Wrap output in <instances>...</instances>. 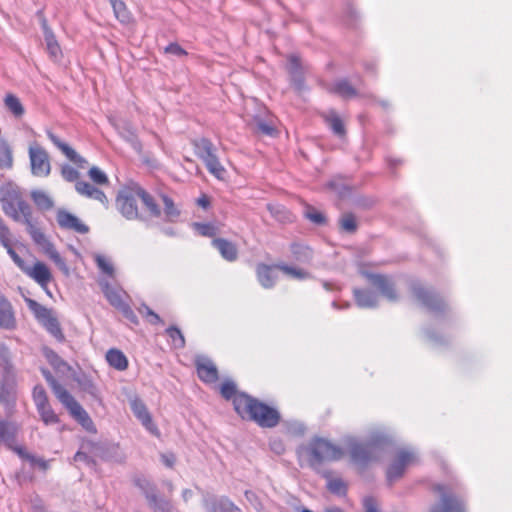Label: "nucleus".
Here are the masks:
<instances>
[{
  "label": "nucleus",
  "instance_id": "f03ea898",
  "mask_svg": "<svg viewBox=\"0 0 512 512\" xmlns=\"http://www.w3.org/2000/svg\"><path fill=\"white\" fill-rule=\"evenodd\" d=\"M297 454L300 460L306 461L311 468L318 471L324 463L341 459L344 451L330 441L317 437L300 446Z\"/></svg>",
  "mask_w": 512,
  "mask_h": 512
},
{
  "label": "nucleus",
  "instance_id": "774afa93",
  "mask_svg": "<svg viewBox=\"0 0 512 512\" xmlns=\"http://www.w3.org/2000/svg\"><path fill=\"white\" fill-rule=\"evenodd\" d=\"M363 507L365 512H379L377 502L373 497H365L363 499Z\"/></svg>",
  "mask_w": 512,
  "mask_h": 512
},
{
  "label": "nucleus",
  "instance_id": "473e14b6",
  "mask_svg": "<svg viewBox=\"0 0 512 512\" xmlns=\"http://www.w3.org/2000/svg\"><path fill=\"white\" fill-rule=\"evenodd\" d=\"M4 105L6 109L10 111L16 118H21L25 113L24 106L22 105L20 99L14 94H6L4 98Z\"/></svg>",
  "mask_w": 512,
  "mask_h": 512
},
{
  "label": "nucleus",
  "instance_id": "052dcab7",
  "mask_svg": "<svg viewBox=\"0 0 512 512\" xmlns=\"http://www.w3.org/2000/svg\"><path fill=\"white\" fill-rule=\"evenodd\" d=\"M12 233L10 228L6 224L0 225V245L7 247L12 243Z\"/></svg>",
  "mask_w": 512,
  "mask_h": 512
},
{
  "label": "nucleus",
  "instance_id": "0eeeda50",
  "mask_svg": "<svg viewBox=\"0 0 512 512\" xmlns=\"http://www.w3.org/2000/svg\"><path fill=\"white\" fill-rule=\"evenodd\" d=\"M192 144L196 155L204 161L208 171L216 178L222 179L226 171L215 154V147L211 140L202 137L194 139Z\"/></svg>",
  "mask_w": 512,
  "mask_h": 512
},
{
  "label": "nucleus",
  "instance_id": "c85d7f7f",
  "mask_svg": "<svg viewBox=\"0 0 512 512\" xmlns=\"http://www.w3.org/2000/svg\"><path fill=\"white\" fill-rule=\"evenodd\" d=\"M41 250L56 264V266L63 271L68 273L69 269L66 265L65 260L60 256L54 245L48 240L41 247Z\"/></svg>",
  "mask_w": 512,
  "mask_h": 512
},
{
  "label": "nucleus",
  "instance_id": "6ab92c4d",
  "mask_svg": "<svg viewBox=\"0 0 512 512\" xmlns=\"http://www.w3.org/2000/svg\"><path fill=\"white\" fill-rule=\"evenodd\" d=\"M199 378L206 383H213L218 379V371L214 363L207 358H199L196 361Z\"/></svg>",
  "mask_w": 512,
  "mask_h": 512
},
{
  "label": "nucleus",
  "instance_id": "de8ad7c7",
  "mask_svg": "<svg viewBox=\"0 0 512 512\" xmlns=\"http://www.w3.org/2000/svg\"><path fill=\"white\" fill-rule=\"evenodd\" d=\"M13 163L12 152L9 145L0 140V167L10 168Z\"/></svg>",
  "mask_w": 512,
  "mask_h": 512
},
{
  "label": "nucleus",
  "instance_id": "79ce46f5",
  "mask_svg": "<svg viewBox=\"0 0 512 512\" xmlns=\"http://www.w3.org/2000/svg\"><path fill=\"white\" fill-rule=\"evenodd\" d=\"M103 291L109 303L116 309H120L124 304H126L123 301L122 293L110 287L108 284L105 285Z\"/></svg>",
  "mask_w": 512,
  "mask_h": 512
},
{
  "label": "nucleus",
  "instance_id": "f257e3e1",
  "mask_svg": "<svg viewBox=\"0 0 512 512\" xmlns=\"http://www.w3.org/2000/svg\"><path fill=\"white\" fill-rule=\"evenodd\" d=\"M234 409L242 419L253 421L262 428H274L281 419L277 409L245 393L235 397Z\"/></svg>",
  "mask_w": 512,
  "mask_h": 512
},
{
  "label": "nucleus",
  "instance_id": "bf43d9fd",
  "mask_svg": "<svg viewBox=\"0 0 512 512\" xmlns=\"http://www.w3.org/2000/svg\"><path fill=\"white\" fill-rule=\"evenodd\" d=\"M61 175L68 182H77L79 178V172L70 165L62 166Z\"/></svg>",
  "mask_w": 512,
  "mask_h": 512
},
{
  "label": "nucleus",
  "instance_id": "393cba45",
  "mask_svg": "<svg viewBox=\"0 0 512 512\" xmlns=\"http://www.w3.org/2000/svg\"><path fill=\"white\" fill-rule=\"evenodd\" d=\"M290 251L295 261L308 264L313 259V250L304 243L294 242L290 245Z\"/></svg>",
  "mask_w": 512,
  "mask_h": 512
},
{
  "label": "nucleus",
  "instance_id": "9b49d317",
  "mask_svg": "<svg viewBox=\"0 0 512 512\" xmlns=\"http://www.w3.org/2000/svg\"><path fill=\"white\" fill-rule=\"evenodd\" d=\"M138 199V187L123 189L118 193L116 206L126 219L132 220L138 217Z\"/></svg>",
  "mask_w": 512,
  "mask_h": 512
},
{
  "label": "nucleus",
  "instance_id": "8fccbe9b",
  "mask_svg": "<svg viewBox=\"0 0 512 512\" xmlns=\"http://www.w3.org/2000/svg\"><path fill=\"white\" fill-rule=\"evenodd\" d=\"M339 222L341 229L348 233H354L357 230L356 218L352 213H344Z\"/></svg>",
  "mask_w": 512,
  "mask_h": 512
},
{
  "label": "nucleus",
  "instance_id": "680f3d73",
  "mask_svg": "<svg viewBox=\"0 0 512 512\" xmlns=\"http://www.w3.org/2000/svg\"><path fill=\"white\" fill-rule=\"evenodd\" d=\"M8 253V255L11 257L15 265L23 271L25 266L27 265L25 261L16 253V251L12 247V243L9 244L7 247H4Z\"/></svg>",
  "mask_w": 512,
  "mask_h": 512
},
{
  "label": "nucleus",
  "instance_id": "ddd939ff",
  "mask_svg": "<svg viewBox=\"0 0 512 512\" xmlns=\"http://www.w3.org/2000/svg\"><path fill=\"white\" fill-rule=\"evenodd\" d=\"M411 291L415 298L427 309L434 312L444 311L445 303L443 299L424 288L420 283H412Z\"/></svg>",
  "mask_w": 512,
  "mask_h": 512
},
{
  "label": "nucleus",
  "instance_id": "423d86ee",
  "mask_svg": "<svg viewBox=\"0 0 512 512\" xmlns=\"http://www.w3.org/2000/svg\"><path fill=\"white\" fill-rule=\"evenodd\" d=\"M25 302L30 309V311L34 314L37 321L57 340L63 341L64 334L62 332L60 323L57 317L54 315L52 309H49L37 301L31 298H25Z\"/></svg>",
  "mask_w": 512,
  "mask_h": 512
},
{
  "label": "nucleus",
  "instance_id": "b1692460",
  "mask_svg": "<svg viewBox=\"0 0 512 512\" xmlns=\"http://www.w3.org/2000/svg\"><path fill=\"white\" fill-rule=\"evenodd\" d=\"M212 245L219 251L225 260L233 262L237 259L238 251L236 245L231 241L223 238H215L212 240Z\"/></svg>",
  "mask_w": 512,
  "mask_h": 512
},
{
  "label": "nucleus",
  "instance_id": "1a4fd4ad",
  "mask_svg": "<svg viewBox=\"0 0 512 512\" xmlns=\"http://www.w3.org/2000/svg\"><path fill=\"white\" fill-rule=\"evenodd\" d=\"M417 461L418 455L413 449L403 448L398 450L387 469L388 480L402 477L406 469Z\"/></svg>",
  "mask_w": 512,
  "mask_h": 512
},
{
  "label": "nucleus",
  "instance_id": "aec40b11",
  "mask_svg": "<svg viewBox=\"0 0 512 512\" xmlns=\"http://www.w3.org/2000/svg\"><path fill=\"white\" fill-rule=\"evenodd\" d=\"M75 190L84 197L97 200L103 205L108 204V199L105 193L88 182L77 181L75 183Z\"/></svg>",
  "mask_w": 512,
  "mask_h": 512
},
{
  "label": "nucleus",
  "instance_id": "c03bdc74",
  "mask_svg": "<svg viewBox=\"0 0 512 512\" xmlns=\"http://www.w3.org/2000/svg\"><path fill=\"white\" fill-rule=\"evenodd\" d=\"M16 427L14 424L0 420V443L8 442L14 439Z\"/></svg>",
  "mask_w": 512,
  "mask_h": 512
},
{
  "label": "nucleus",
  "instance_id": "f704fd0d",
  "mask_svg": "<svg viewBox=\"0 0 512 512\" xmlns=\"http://www.w3.org/2000/svg\"><path fill=\"white\" fill-rule=\"evenodd\" d=\"M138 196L139 199H141L142 203L145 205V207L150 212V215L153 217H160L161 216V209L159 208L158 204L155 202L154 198L146 192L143 188L138 187Z\"/></svg>",
  "mask_w": 512,
  "mask_h": 512
},
{
  "label": "nucleus",
  "instance_id": "3c124183",
  "mask_svg": "<svg viewBox=\"0 0 512 512\" xmlns=\"http://www.w3.org/2000/svg\"><path fill=\"white\" fill-rule=\"evenodd\" d=\"M32 398L36 407L49 403L45 388L40 384L34 386L32 391Z\"/></svg>",
  "mask_w": 512,
  "mask_h": 512
},
{
  "label": "nucleus",
  "instance_id": "a19ab883",
  "mask_svg": "<svg viewBox=\"0 0 512 512\" xmlns=\"http://www.w3.org/2000/svg\"><path fill=\"white\" fill-rule=\"evenodd\" d=\"M77 382H78L80 389L83 392L89 394L95 400L100 399L99 390H98L96 384L93 382V380L90 377L83 375L80 378H78Z\"/></svg>",
  "mask_w": 512,
  "mask_h": 512
},
{
  "label": "nucleus",
  "instance_id": "7ed1b4c3",
  "mask_svg": "<svg viewBox=\"0 0 512 512\" xmlns=\"http://www.w3.org/2000/svg\"><path fill=\"white\" fill-rule=\"evenodd\" d=\"M41 372L56 398L69 411L71 416L84 427H87V424H91L92 421L88 413L69 393V391L55 379L52 373L47 369H42Z\"/></svg>",
  "mask_w": 512,
  "mask_h": 512
},
{
  "label": "nucleus",
  "instance_id": "6e6552de",
  "mask_svg": "<svg viewBox=\"0 0 512 512\" xmlns=\"http://www.w3.org/2000/svg\"><path fill=\"white\" fill-rule=\"evenodd\" d=\"M432 490L439 495V503L433 505L430 512H466L463 500L446 485L435 484Z\"/></svg>",
  "mask_w": 512,
  "mask_h": 512
},
{
  "label": "nucleus",
  "instance_id": "c9c22d12",
  "mask_svg": "<svg viewBox=\"0 0 512 512\" xmlns=\"http://www.w3.org/2000/svg\"><path fill=\"white\" fill-rule=\"evenodd\" d=\"M46 44V50L49 54V57L54 62H59L62 59V50L61 47L56 40L54 34H48L46 38H44Z\"/></svg>",
  "mask_w": 512,
  "mask_h": 512
},
{
  "label": "nucleus",
  "instance_id": "338daca9",
  "mask_svg": "<svg viewBox=\"0 0 512 512\" xmlns=\"http://www.w3.org/2000/svg\"><path fill=\"white\" fill-rule=\"evenodd\" d=\"M164 51L165 53L176 55L178 57L187 55V52L178 43H170L165 47Z\"/></svg>",
  "mask_w": 512,
  "mask_h": 512
},
{
  "label": "nucleus",
  "instance_id": "37998d69",
  "mask_svg": "<svg viewBox=\"0 0 512 512\" xmlns=\"http://www.w3.org/2000/svg\"><path fill=\"white\" fill-rule=\"evenodd\" d=\"M276 267L279 270H281L282 272H284L285 274H287L295 279H298V280H304V279H308L311 277L309 272H307L303 269L297 268V267L287 265V264H277Z\"/></svg>",
  "mask_w": 512,
  "mask_h": 512
},
{
  "label": "nucleus",
  "instance_id": "2f4dec72",
  "mask_svg": "<svg viewBox=\"0 0 512 512\" xmlns=\"http://www.w3.org/2000/svg\"><path fill=\"white\" fill-rule=\"evenodd\" d=\"M31 198L38 209L42 211H48L54 207L52 198L42 190H33L31 192Z\"/></svg>",
  "mask_w": 512,
  "mask_h": 512
},
{
  "label": "nucleus",
  "instance_id": "20e7f679",
  "mask_svg": "<svg viewBox=\"0 0 512 512\" xmlns=\"http://www.w3.org/2000/svg\"><path fill=\"white\" fill-rule=\"evenodd\" d=\"M386 441L387 439L383 435L372 436L366 442H360L355 439L348 440L347 446L352 463L359 467H364L377 459Z\"/></svg>",
  "mask_w": 512,
  "mask_h": 512
},
{
  "label": "nucleus",
  "instance_id": "39448f33",
  "mask_svg": "<svg viewBox=\"0 0 512 512\" xmlns=\"http://www.w3.org/2000/svg\"><path fill=\"white\" fill-rule=\"evenodd\" d=\"M0 201L4 213L15 222L22 223L33 215L30 204L15 190L8 191Z\"/></svg>",
  "mask_w": 512,
  "mask_h": 512
},
{
  "label": "nucleus",
  "instance_id": "2eb2a0df",
  "mask_svg": "<svg viewBox=\"0 0 512 512\" xmlns=\"http://www.w3.org/2000/svg\"><path fill=\"white\" fill-rule=\"evenodd\" d=\"M16 328L17 319L13 305L0 291V329L13 331Z\"/></svg>",
  "mask_w": 512,
  "mask_h": 512
},
{
  "label": "nucleus",
  "instance_id": "e433bc0d",
  "mask_svg": "<svg viewBox=\"0 0 512 512\" xmlns=\"http://www.w3.org/2000/svg\"><path fill=\"white\" fill-rule=\"evenodd\" d=\"M0 368L5 375H13L14 373L12 354L5 344L0 345Z\"/></svg>",
  "mask_w": 512,
  "mask_h": 512
},
{
  "label": "nucleus",
  "instance_id": "7c9ffc66",
  "mask_svg": "<svg viewBox=\"0 0 512 512\" xmlns=\"http://www.w3.org/2000/svg\"><path fill=\"white\" fill-rule=\"evenodd\" d=\"M330 91L343 98H351L357 95L356 89L346 79L335 81L331 86Z\"/></svg>",
  "mask_w": 512,
  "mask_h": 512
},
{
  "label": "nucleus",
  "instance_id": "4468645a",
  "mask_svg": "<svg viewBox=\"0 0 512 512\" xmlns=\"http://www.w3.org/2000/svg\"><path fill=\"white\" fill-rule=\"evenodd\" d=\"M369 283L379 290V292L389 301L398 300V294L395 289L393 279L387 275L368 273Z\"/></svg>",
  "mask_w": 512,
  "mask_h": 512
},
{
  "label": "nucleus",
  "instance_id": "0e129e2a",
  "mask_svg": "<svg viewBox=\"0 0 512 512\" xmlns=\"http://www.w3.org/2000/svg\"><path fill=\"white\" fill-rule=\"evenodd\" d=\"M66 157L81 169L86 168L88 164L87 160L80 156L73 148L72 154L69 153L66 155Z\"/></svg>",
  "mask_w": 512,
  "mask_h": 512
},
{
  "label": "nucleus",
  "instance_id": "4c0bfd02",
  "mask_svg": "<svg viewBox=\"0 0 512 512\" xmlns=\"http://www.w3.org/2000/svg\"><path fill=\"white\" fill-rule=\"evenodd\" d=\"M40 419L45 425H53L60 422L58 415L52 409L50 403H46L36 407Z\"/></svg>",
  "mask_w": 512,
  "mask_h": 512
},
{
  "label": "nucleus",
  "instance_id": "cd10ccee",
  "mask_svg": "<svg viewBox=\"0 0 512 512\" xmlns=\"http://www.w3.org/2000/svg\"><path fill=\"white\" fill-rule=\"evenodd\" d=\"M41 250L56 264V266L63 271L68 273L69 269L66 265L65 260L60 256L54 245L48 240L41 247Z\"/></svg>",
  "mask_w": 512,
  "mask_h": 512
},
{
  "label": "nucleus",
  "instance_id": "69168bd1",
  "mask_svg": "<svg viewBox=\"0 0 512 512\" xmlns=\"http://www.w3.org/2000/svg\"><path fill=\"white\" fill-rule=\"evenodd\" d=\"M14 450L22 459H27L32 464H36V463L42 464L43 463V461L41 459H37L34 455H31L30 453H28L26 451V449L23 447H16Z\"/></svg>",
  "mask_w": 512,
  "mask_h": 512
},
{
  "label": "nucleus",
  "instance_id": "6e6d98bb",
  "mask_svg": "<svg viewBox=\"0 0 512 512\" xmlns=\"http://www.w3.org/2000/svg\"><path fill=\"white\" fill-rule=\"evenodd\" d=\"M267 209L271 213V215L279 221L290 220V216L288 215L287 211L283 206L268 204Z\"/></svg>",
  "mask_w": 512,
  "mask_h": 512
},
{
  "label": "nucleus",
  "instance_id": "dca6fc26",
  "mask_svg": "<svg viewBox=\"0 0 512 512\" xmlns=\"http://www.w3.org/2000/svg\"><path fill=\"white\" fill-rule=\"evenodd\" d=\"M56 220L62 229L72 230L80 234H86L89 227L83 224L79 218L65 209H59L56 213Z\"/></svg>",
  "mask_w": 512,
  "mask_h": 512
},
{
  "label": "nucleus",
  "instance_id": "58836bf2",
  "mask_svg": "<svg viewBox=\"0 0 512 512\" xmlns=\"http://www.w3.org/2000/svg\"><path fill=\"white\" fill-rule=\"evenodd\" d=\"M161 199L164 205V216L168 222H174L180 216V210L175 205L174 201L165 194H161Z\"/></svg>",
  "mask_w": 512,
  "mask_h": 512
},
{
  "label": "nucleus",
  "instance_id": "f8f14e48",
  "mask_svg": "<svg viewBox=\"0 0 512 512\" xmlns=\"http://www.w3.org/2000/svg\"><path fill=\"white\" fill-rule=\"evenodd\" d=\"M29 158L31 172L37 177H46L50 174L51 165L49 155L45 149L40 146H31L29 148Z\"/></svg>",
  "mask_w": 512,
  "mask_h": 512
},
{
  "label": "nucleus",
  "instance_id": "9d476101",
  "mask_svg": "<svg viewBox=\"0 0 512 512\" xmlns=\"http://www.w3.org/2000/svg\"><path fill=\"white\" fill-rule=\"evenodd\" d=\"M202 495V505L205 512H243L226 496H218L195 487Z\"/></svg>",
  "mask_w": 512,
  "mask_h": 512
},
{
  "label": "nucleus",
  "instance_id": "ea45409f",
  "mask_svg": "<svg viewBox=\"0 0 512 512\" xmlns=\"http://www.w3.org/2000/svg\"><path fill=\"white\" fill-rule=\"evenodd\" d=\"M115 17L123 24H127L131 20V14L126 4L122 0H109Z\"/></svg>",
  "mask_w": 512,
  "mask_h": 512
},
{
  "label": "nucleus",
  "instance_id": "13d9d810",
  "mask_svg": "<svg viewBox=\"0 0 512 512\" xmlns=\"http://www.w3.org/2000/svg\"><path fill=\"white\" fill-rule=\"evenodd\" d=\"M239 394L240 393H238V395ZM221 395L227 400L232 399V398L234 400L235 397L237 396L235 384L230 381L224 382L221 385Z\"/></svg>",
  "mask_w": 512,
  "mask_h": 512
},
{
  "label": "nucleus",
  "instance_id": "09e8293b",
  "mask_svg": "<svg viewBox=\"0 0 512 512\" xmlns=\"http://www.w3.org/2000/svg\"><path fill=\"white\" fill-rule=\"evenodd\" d=\"M166 333L175 348L180 349L185 346V339L179 328L176 326H170L166 329Z\"/></svg>",
  "mask_w": 512,
  "mask_h": 512
},
{
  "label": "nucleus",
  "instance_id": "bb28decb",
  "mask_svg": "<svg viewBox=\"0 0 512 512\" xmlns=\"http://www.w3.org/2000/svg\"><path fill=\"white\" fill-rule=\"evenodd\" d=\"M22 223L26 225L27 232L37 246L41 247L49 240L43 231L37 226V222L34 220L33 215L25 219Z\"/></svg>",
  "mask_w": 512,
  "mask_h": 512
},
{
  "label": "nucleus",
  "instance_id": "49530a36",
  "mask_svg": "<svg viewBox=\"0 0 512 512\" xmlns=\"http://www.w3.org/2000/svg\"><path fill=\"white\" fill-rule=\"evenodd\" d=\"M94 260H95L97 267L103 274H105L109 277H113L114 267L108 258H106L105 256H103L101 254H96L94 256Z\"/></svg>",
  "mask_w": 512,
  "mask_h": 512
},
{
  "label": "nucleus",
  "instance_id": "a211bd4d",
  "mask_svg": "<svg viewBox=\"0 0 512 512\" xmlns=\"http://www.w3.org/2000/svg\"><path fill=\"white\" fill-rule=\"evenodd\" d=\"M130 407L135 417L142 423V425L149 431H153V422L151 415L145 403L138 397L130 400Z\"/></svg>",
  "mask_w": 512,
  "mask_h": 512
},
{
  "label": "nucleus",
  "instance_id": "a18cd8bd",
  "mask_svg": "<svg viewBox=\"0 0 512 512\" xmlns=\"http://www.w3.org/2000/svg\"><path fill=\"white\" fill-rule=\"evenodd\" d=\"M192 227L201 236L213 237L218 233V228L213 223L194 222Z\"/></svg>",
  "mask_w": 512,
  "mask_h": 512
},
{
  "label": "nucleus",
  "instance_id": "864d4df0",
  "mask_svg": "<svg viewBox=\"0 0 512 512\" xmlns=\"http://www.w3.org/2000/svg\"><path fill=\"white\" fill-rule=\"evenodd\" d=\"M304 215L307 219H309L311 222L317 225H323L326 223L325 216L320 211L316 210L311 206L306 207Z\"/></svg>",
  "mask_w": 512,
  "mask_h": 512
},
{
  "label": "nucleus",
  "instance_id": "4d7b16f0",
  "mask_svg": "<svg viewBox=\"0 0 512 512\" xmlns=\"http://www.w3.org/2000/svg\"><path fill=\"white\" fill-rule=\"evenodd\" d=\"M347 489V482H327V490L337 496H345Z\"/></svg>",
  "mask_w": 512,
  "mask_h": 512
},
{
  "label": "nucleus",
  "instance_id": "72a5a7b5",
  "mask_svg": "<svg viewBox=\"0 0 512 512\" xmlns=\"http://www.w3.org/2000/svg\"><path fill=\"white\" fill-rule=\"evenodd\" d=\"M258 281L264 288H271L275 284V276L272 268L265 264H260L257 267Z\"/></svg>",
  "mask_w": 512,
  "mask_h": 512
},
{
  "label": "nucleus",
  "instance_id": "5fc2aeb1",
  "mask_svg": "<svg viewBox=\"0 0 512 512\" xmlns=\"http://www.w3.org/2000/svg\"><path fill=\"white\" fill-rule=\"evenodd\" d=\"M88 175L95 184L103 185L109 182L105 172L96 166H93L89 169Z\"/></svg>",
  "mask_w": 512,
  "mask_h": 512
},
{
  "label": "nucleus",
  "instance_id": "5701e85b",
  "mask_svg": "<svg viewBox=\"0 0 512 512\" xmlns=\"http://www.w3.org/2000/svg\"><path fill=\"white\" fill-rule=\"evenodd\" d=\"M321 116L326 125L332 130V132L336 136L342 138L346 135L345 125L335 110L323 112Z\"/></svg>",
  "mask_w": 512,
  "mask_h": 512
},
{
  "label": "nucleus",
  "instance_id": "e2e57ef3",
  "mask_svg": "<svg viewBox=\"0 0 512 512\" xmlns=\"http://www.w3.org/2000/svg\"><path fill=\"white\" fill-rule=\"evenodd\" d=\"M122 315L132 324L137 325L139 323L138 318L131 307L126 303L120 309H118Z\"/></svg>",
  "mask_w": 512,
  "mask_h": 512
},
{
  "label": "nucleus",
  "instance_id": "a878e982",
  "mask_svg": "<svg viewBox=\"0 0 512 512\" xmlns=\"http://www.w3.org/2000/svg\"><path fill=\"white\" fill-rule=\"evenodd\" d=\"M108 364L118 371H124L128 368V359L119 349L112 348L106 353Z\"/></svg>",
  "mask_w": 512,
  "mask_h": 512
},
{
  "label": "nucleus",
  "instance_id": "603ef678",
  "mask_svg": "<svg viewBox=\"0 0 512 512\" xmlns=\"http://www.w3.org/2000/svg\"><path fill=\"white\" fill-rule=\"evenodd\" d=\"M47 137L49 140L66 156L67 154H72V148L63 140H61L60 137H58L56 134H54L52 131H47Z\"/></svg>",
  "mask_w": 512,
  "mask_h": 512
},
{
  "label": "nucleus",
  "instance_id": "f3484780",
  "mask_svg": "<svg viewBox=\"0 0 512 512\" xmlns=\"http://www.w3.org/2000/svg\"><path fill=\"white\" fill-rule=\"evenodd\" d=\"M22 272L38 283L42 289H46V285L52 280L49 268L42 262H36L33 267L26 265Z\"/></svg>",
  "mask_w": 512,
  "mask_h": 512
},
{
  "label": "nucleus",
  "instance_id": "412c9836",
  "mask_svg": "<svg viewBox=\"0 0 512 512\" xmlns=\"http://www.w3.org/2000/svg\"><path fill=\"white\" fill-rule=\"evenodd\" d=\"M353 295L356 304L360 308H375L378 305V295L369 289H358L353 290Z\"/></svg>",
  "mask_w": 512,
  "mask_h": 512
},
{
  "label": "nucleus",
  "instance_id": "4be33fe9",
  "mask_svg": "<svg viewBox=\"0 0 512 512\" xmlns=\"http://www.w3.org/2000/svg\"><path fill=\"white\" fill-rule=\"evenodd\" d=\"M288 72L291 76V80L297 90H302L304 85L303 69L300 63V59L296 55H290L288 58Z\"/></svg>",
  "mask_w": 512,
  "mask_h": 512
},
{
  "label": "nucleus",
  "instance_id": "c756f323",
  "mask_svg": "<svg viewBox=\"0 0 512 512\" xmlns=\"http://www.w3.org/2000/svg\"><path fill=\"white\" fill-rule=\"evenodd\" d=\"M146 498L154 512H176L169 501L158 497L155 493H146Z\"/></svg>",
  "mask_w": 512,
  "mask_h": 512
}]
</instances>
